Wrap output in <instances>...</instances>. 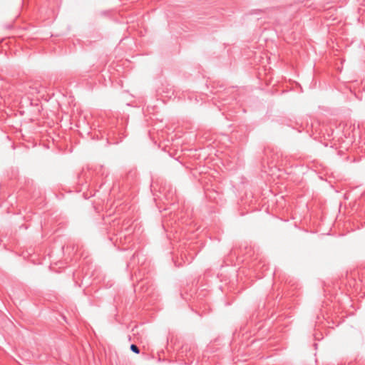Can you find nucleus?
<instances>
[{
	"instance_id": "2",
	"label": "nucleus",
	"mask_w": 365,
	"mask_h": 365,
	"mask_svg": "<svg viewBox=\"0 0 365 365\" xmlns=\"http://www.w3.org/2000/svg\"><path fill=\"white\" fill-rule=\"evenodd\" d=\"M187 350V346H183L182 348V352H184L185 351Z\"/></svg>"
},
{
	"instance_id": "1",
	"label": "nucleus",
	"mask_w": 365,
	"mask_h": 365,
	"mask_svg": "<svg viewBox=\"0 0 365 365\" xmlns=\"http://www.w3.org/2000/svg\"><path fill=\"white\" fill-rule=\"evenodd\" d=\"M130 350L135 354L140 353V349L135 344H133L130 345Z\"/></svg>"
}]
</instances>
